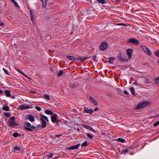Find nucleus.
Returning <instances> with one entry per match:
<instances>
[{
  "instance_id": "f257e3e1",
  "label": "nucleus",
  "mask_w": 159,
  "mask_h": 159,
  "mask_svg": "<svg viewBox=\"0 0 159 159\" xmlns=\"http://www.w3.org/2000/svg\"><path fill=\"white\" fill-rule=\"evenodd\" d=\"M25 125L27 126H25L24 129L28 131H33L36 128V127L34 126H31V124L28 122H26L25 123Z\"/></svg>"
},
{
  "instance_id": "f03ea898",
  "label": "nucleus",
  "mask_w": 159,
  "mask_h": 159,
  "mask_svg": "<svg viewBox=\"0 0 159 159\" xmlns=\"http://www.w3.org/2000/svg\"><path fill=\"white\" fill-rule=\"evenodd\" d=\"M66 58L71 60L72 61H76L78 60H81L82 61H84L85 60H86L87 59H89V57H84L83 58L81 57H79L78 58H77L74 57L70 56H66Z\"/></svg>"
},
{
  "instance_id": "7ed1b4c3",
  "label": "nucleus",
  "mask_w": 159,
  "mask_h": 159,
  "mask_svg": "<svg viewBox=\"0 0 159 159\" xmlns=\"http://www.w3.org/2000/svg\"><path fill=\"white\" fill-rule=\"evenodd\" d=\"M148 104V102L147 101H143L139 103L136 107V109H140L147 106Z\"/></svg>"
},
{
  "instance_id": "20e7f679",
  "label": "nucleus",
  "mask_w": 159,
  "mask_h": 159,
  "mask_svg": "<svg viewBox=\"0 0 159 159\" xmlns=\"http://www.w3.org/2000/svg\"><path fill=\"white\" fill-rule=\"evenodd\" d=\"M141 48L143 50L144 52L146 54L149 56L151 55V52L148 48L144 46H141Z\"/></svg>"
},
{
  "instance_id": "39448f33",
  "label": "nucleus",
  "mask_w": 159,
  "mask_h": 159,
  "mask_svg": "<svg viewBox=\"0 0 159 159\" xmlns=\"http://www.w3.org/2000/svg\"><path fill=\"white\" fill-rule=\"evenodd\" d=\"M129 43H131L135 45H138L139 43V41L134 38H130L127 41Z\"/></svg>"
},
{
  "instance_id": "423d86ee",
  "label": "nucleus",
  "mask_w": 159,
  "mask_h": 159,
  "mask_svg": "<svg viewBox=\"0 0 159 159\" xmlns=\"http://www.w3.org/2000/svg\"><path fill=\"white\" fill-rule=\"evenodd\" d=\"M25 119L29 120L31 122H33L34 121V116L28 114L25 115Z\"/></svg>"
},
{
  "instance_id": "0eeeda50",
  "label": "nucleus",
  "mask_w": 159,
  "mask_h": 159,
  "mask_svg": "<svg viewBox=\"0 0 159 159\" xmlns=\"http://www.w3.org/2000/svg\"><path fill=\"white\" fill-rule=\"evenodd\" d=\"M107 44L106 42H103L100 45V48L102 51L105 50L107 47Z\"/></svg>"
},
{
  "instance_id": "6e6552de",
  "label": "nucleus",
  "mask_w": 159,
  "mask_h": 159,
  "mask_svg": "<svg viewBox=\"0 0 159 159\" xmlns=\"http://www.w3.org/2000/svg\"><path fill=\"white\" fill-rule=\"evenodd\" d=\"M8 123L9 124V126L11 127L16 126L19 125V124L16 122L15 121V120H8Z\"/></svg>"
},
{
  "instance_id": "1a4fd4ad",
  "label": "nucleus",
  "mask_w": 159,
  "mask_h": 159,
  "mask_svg": "<svg viewBox=\"0 0 159 159\" xmlns=\"http://www.w3.org/2000/svg\"><path fill=\"white\" fill-rule=\"evenodd\" d=\"M127 54L129 59H130L132 57V54L133 53V50L131 49H128L126 51Z\"/></svg>"
},
{
  "instance_id": "9d476101",
  "label": "nucleus",
  "mask_w": 159,
  "mask_h": 159,
  "mask_svg": "<svg viewBox=\"0 0 159 159\" xmlns=\"http://www.w3.org/2000/svg\"><path fill=\"white\" fill-rule=\"evenodd\" d=\"M83 126L87 129L90 130L91 131L94 133H96V131L91 126L86 125H84Z\"/></svg>"
},
{
  "instance_id": "9b49d317",
  "label": "nucleus",
  "mask_w": 159,
  "mask_h": 159,
  "mask_svg": "<svg viewBox=\"0 0 159 159\" xmlns=\"http://www.w3.org/2000/svg\"><path fill=\"white\" fill-rule=\"evenodd\" d=\"M80 146V144H77L74 145L69 147L68 149L69 150H73L78 148Z\"/></svg>"
},
{
  "instance_id": "f8f14e48",
  "label": "nucleus",
  "mask_w": 159,
  "mask_h": 159,
  "mask_svg": "<svg viewBox=\"0 0 159 159\" xmlns=\"http://www.w3.org/2000/svg\"><path fill=\"white\" fill-rule=\"evenodd\" d=\"M84 110L86 113H91L93 111L92 108L88 109L87 107H84Z\"/></svg>"
},
{
  "instance_id": "ddd939ff",
  "label": "nucleus",
  "mask_w": 159,
  "mask_h": 159,
  "mask_svg": "<svg viewBox=\"0 0 159 159\" xmlns=\"http://www.w3.org/2000/svg\"><path fill=\"white\" fill-rule=\"evenodd\" d=\"M51 120L52 122H56L57 120V115L56 114H54L51 116Z\"/></svg>"
},
{
  "instance_id": "4468645a",
  "label": "nucleus",
  "mask_w": 159,
  "mask_h": 159,
  "mask_svg": "<svg viewBox=\"0 0 159 159\" xmlns=\"http://www.w3.org/2000/svg\"><path fill=\"white\" fill-rule=\"evenodd\" d=\"M30 108V106H25L24 105H21L19 109L22 110L23 109H25Z\"/></svg>"
},
{
  "instance_id": "2eb2a0df",
  "label": "nucleus",
  "mask_w": 159,
  "mask_h": 159,
  "mask_svg": "<svg viewBox=\"0 0 159 159\" xmlns=\"http://www.w3.org/2000/svg\"><path fill=\"white\" fill-rule=\"evenodd\" d=\"M40 119L42 121V128H44L46 126V123L45 120L42 117H40Z\"/></svg>"
},
{
  "instance_id": "dca6fc26",
  "label": "nucleus",
  "mask_w": 159,
  "mask_h": 159,
  "mask_svg": "<svg viewBox=\"0 0 159 159\" xmlns=\"http://www.w3.org/2000/svg\"><path fill=\"white\" fill-rule=\"evenodd\" d=\"M89 98L91 101L95 105H97V102L91 96L89 97Z\"/></svg>"
},
{
  "instance_id": "f3484780",
  "label": "nucleus",
  "mask_w": 159,
  "mask_h": 159,
  "mask_svg": "<svg viewBox=\"0 0 159 159\" xmlns=\"http://www.w3.org/2000/svg\"><path fill=\"white\" fill-rule=\"evenodd\" d=\"M118 59L120 60L121 62L124 61H126L125 58H124L121 54H120L119 56Z\"/></svg>"
},
{
  "instance_id": "a211bd4d",
  "label": "nucleus",
  "mask_w": 159,
  "mask_h": 159,
  "mask_svg": "<svg viewBox=\"0 0 159 159\" xmlns=\"http://www.w3.org/2000/svg\"><path fill=\"white\" fill-rule=\"evenodd\" d=\"M115 59V58L114 57H110L109 58V60L108 61V62L111 63L113 64V61Z\"/></svg>"
},
{
  "instance_id": "6ab92c4d",
  "label": "nucleus",
  "mask_w": 159,
  "mask_h": 159,
  "mask_svg": "<svg viewBox=\"0 0 159 159\" xmlns=\"http://www.w3.org/2000/svg\"><path fill=\"white\" fill-rule=\"evenodd\" d=\"M42 2L43 6L44 7H46L47 6V1L48 0H41Z\"/></svg>"
},
{
  "instance_id": "aec40b11",
  "label": "nucleus",
  "mask_w": 159,
  "mask_h": 159,
  "mask_svg": "<svg viewBox=\"0 0 159 159\" xmlns=\"http://www.w3.org/2000/svg\"><path fill=\"white\" fill-rule=\"evenodd\" d=\"M30 17L31 20L33 22H34V17L33 15V11L32 10H30Z\"/></svg>"
},
{
  "instance_id": "412c9836",
  "label": "nucleus",
  "mask_w": 159,
  "mask_h": 159,
  "mask_svg": "<svg viewBox=\"0 0 159 159\" xmlns=\"http://www.w3.org/2000/svg\"><path fill=\"white\" fill-rule=\"evenodd\" d=\"M45 112L47 114L49 115H52L53 114L52 111L49 110H46L45 111Z\"/></svg>"
},
{
  "instance_id": "4be33fe9",
  "label": "nucleus",
  "mask_w": 159,
  "mask_h": 159,
  "mask_svg": "<svg viewBox=\"0 0 159 159\" xmlns=\"http://www.w3.org/2000/svg\"><path fill=\"white\" fill-rule=\"evenodd\" d=\"M5 93L7 97H9L10 96L11 93L10 91L8 90H5Z\"/></svg>"
},
{
  "instance_id": "5701e85b",
  "label": "nucleus",
  "mask_w": 159,
  "mask_h": 159,
  "mask_svg": "<svg viewBox=\"0 0 159 159\" xmlns=\"http://www.w3.org/2000/svg\"><path fill=\"white\" fill-rule=\"evenodd\" d=\"M2 109L5 111H9L10 110V108L8 106H4L2 107Z\"/></svg>"
},
{
  "instance_id": "b1692460",
  "label": "nucleus",
  "mask_w": 159,
  "mask_h": 159,
  "mask_svg": "<svg viewBox=\"0 0 159 159\" xmlns=\"http://www.w3.org/2000/svg\"><path fill=\"white\" fill-rule=\"evenodd\" d=\"M97 1L98 2L102 3V4L107 3L106 0H97Z\"/></svg>"
},
{
  "instance_id": "393cba45",
  "label": "nucleus",
  "mask_w": 159,
  "mask_h": 159,
  "mask_svg": "<svg viewBox=\"0 0 159 159\" xmlns=\"http://www.w3.org/2000/svg\"><path fill=\"white\" fill-rule=\"evenodd\" d=\"M130 90L133 95H135V91L133 87H132L130 88Z\"/></svg>"
},
{
  "instance_id": "a878e982",
  "label": "nucleus",
  "mask_w": 159,
  "mask_h": 159,
  "mask_svg": "<svg viewBox=\"0 0 159 159\" xmlns=\"http://www.w3.org/2000/svg\"><path fill=\"white\" fill-rule=\"evenodd\" d=\"M86 135L88 137H89L90 139H93V135L92 134L90 133H87L86 134ZM94 137H95L94 136Z\"/></svg>"
},
{
  "instance_id": "bb28decb",
  "label": "nucleus",
  "mask_w": 159,
  "mask_h": 159,
  "mask_svg": "<svg viewBox=\"0 0 159 159\" xmlns=\"http://www.w3.org/2000/svg\"><path fill=\"white\" fill-rule=\"evenodd\" d=\"M117 140L118 142L122 143H124L125 142V140L124 139L121 138L117 139Z\"/></svg>"
},
{
  "instance_id": "cd10ccee",
  "label": "nucleus",
  "mask_w": 159,
  "mask_h": 159,
  "mask_svg": "<svg viewBox=\"0 0 159 159\" xmlns=\"http://www.w3.org/2000/svg\"><path fill=\"white\" fill-rule=\"evenodd\" d=\"M63 73V71L62 70H61L58 71L57 75L58 76H61Z\"/></svg>"
},
{
  "instance_id": "c85d7f7f",
  "label": "nucleus",
  "mask_w": 159,
  "mask_h": 159,
  "mask_svg": "<svg viewBox=\"0 0 159 159\" xmlns=\"http://www.w3.org/2000/svg\"><path fill=\"white\" fill-rule=\"evenodd\" d=\"M154 82L157 84H159V77L155 79Z\"/></svg>"
},
{
  "instance_id": "c756f323",
  "label": "nucleus",
  "mask_w": 159,
  "mask_h": 159,
  "mask_svg": "<svg viewBox=\"0 0 159 159\" xmlns=\"http://www.w3.org/2000/svg\"><path fill=\"white\" fill-rule=\"evenodd\" d=\"M14 149L16 151H20L21 150L20 148L17 145L15 146Z\"/></svg>"
},
{
  "instance_id": "7c9ffc66",
  "label": "nucleus",
  "mask_w": 159,
  "mask_h": 159,
  "mask_svg": "<svg viewBox=\"0 0 159 159\" xmlns=\"http://www.w3.org/2000/svg\"><path fill=\"white\" fill-rule=\"evenodd\" d=\"M3 114L7 117H8L11 116V113L9 112H4Z\"/></svg>"
},
{
  "instance_id": "2f4dec72",
  "label": "nucleus",
  "mask_w": 159,
  "mask_h": 159,
  "mask_svg": "<svg viewBox=\"0 0 159 159\" xmlns=\"http://www.w3.org/2000/svg\"><path fill=\"white\" fill-rule=\"evenodd\" d=\"M53 155L52 153H50L49 155H46L45 157L47 159H49L51 157H53Z\"/></svg>"
},
{
  "instance_id": "473e14b6",
  "label": "nucleus",
  "mask_w": 159,
  "mask_h": 159,
  "mask_svg": "<svg viewBox=\"0 0 159 159\" xmlns=\"http://www.w3.org/2000/svg\"><path fill=\"white\" fill-rule=\"evenodd\" d=\"M88 144L87 142L86 141L83 142L82 144L81 145V146L82 147H83L84 146H86Z\"/></svg>"
},
{
  "instance_id": "72a5a7b5",
  "label": "nucleus",
  "mask_w": 159,
  "mask_h": 159,
  "mask_svg": "<svg viewBox=\"0 0 159 159\" xmlns=\"http://www.w3.org/2000/svg\"><path fill=\"white\" fill-rule=\"evenodd\" d=\"M41 117H42L43 118H44L47 121H48V117L45 116H43L42 115H41L40 116Z\"/></svg>"
},
{
  "instance_id": "f704fd0d",
  "label": "nucleus",
  "mask_w": 159,
  "mask_h": 159,
  "mask_svg": "<svg viewBox=\"0 0 159 159\" xmlns=\"http://www.w3.org/2000/svg\"><path fill=\"white\" fill-rule=\"evenodd\" d=\"M13 136H14L15 137H17L18 136H20V134H19L17 132H15V133H14L13 134Z\"/></svg>"
},
{
  "instance_id": "c9c22d12",
  "label": "nucleus",
  "mask_w": 159,
  "mask_h": 159,
  "mask_svg": "<svg viewBox=\"0 0 159 159\" xmlns=\"http://www.w3.org/2000/svg\"><path fill=\"white\" fill-rule=\"evenodd\" d=\"M44 97H45V98L46 99H47L48 100H50V98L49 96L48 95H47V94H45Z\"/></svg>"
},
{
  "instance_id": "e433bc0d",
  "label": "nucleus",
  "mask_w": 159,
  "mask_h": 159,
  "mask_svg": "<svg viewBox=\"0 0 159 159\" xmlns=\"http://www.w3.org/2000/svg\"><path fill=\"white\" fill-rule=\"evenodd\" d=\"M3 71H4V72H5V73L6 74H7L8 75H10V74L9 73L8 71L7 70H6L4 68H3Z\"/></svg>"
},
{
  "instance_id": "4c0bfd02",
  "label": "nucleus",
  "mask_w": 159,
  "mask_h": 159,
  "mask_svg": "<svg viewBox=\"0 0 159 159\" xmlns=\"http://www.w3.org/2000/svg\"><path fill=\"white\" fill-rule=\"evenodd\" d=\"M154 54L155 55L159 57V50H158L156 52H155Z\"/></svg>"
},
{
  "instance_id": "58836bf2",
  "label": "nucleus",
  "mask_w": 159,
  "mask_h": 159,
  "mask_svg": "<svg viewBox=\"0 0 159 159\" xmlns=\"http://www.w3.org/2000/svg\"><path fill=\"white\" fill-rule=\"evenodd\" d=\"M158 125H159V120L155 123L153 124V126H156Z\"/></svg>"
},
{
  "instance_id": "ea45409f",
  "label": "nucleus",
  "mask_w": 159,
  "mask_h": 159,
  "mask_svg": "<svg viewBox=\"0 0 159 159\" xmlns=\"http://www.w3.org/2000/svg\"><path fill=\"white\" fill-rule=\"evenodd\" d=\"M35 108L38 111H40L41 110V108L40 107L38 106H36Z\"/></svg>"
},
{
  "instance_id": "a19ab883",
  "label": "nucleus",
  "mask_w": 159,
  "mask_h": 159,
  "mask_svg": "<svg viewBox=\"0 0 159 159\" xmlns=\"http://www.w3.org/2000/svg\"><path fill=\"white\" fill-rule=\"evenodd\" d=\"M16 70L17 72H19L20 74H22L23 73V72L22 71L20 70L18 68H16Z\"/></svg>"
},
{
  "instance_id": "79ce46f5",
  "label": "nucleus",
  "mask_w": 159,
  "mask_h": 159,
  "mask_svg": "<svg viewBox=\"0 0 159 159\" xmlns=\"http://www.w3.org/2000/svg\"><path fill=\"white\" fill-rule=\"evenodd\" d=\"M129 151V150L127 149H125L123 151H122V153H125Z\"/></svg>"
},
{
  "instance_id": "37998d69",
  "label": "nucleus",
  "mask_w": 159,
  "mask_h": 159,
  "mask_svg": "<svg viewBox=\"0 0 159 159\" xmlns=\"http://www.w3.org/2000/svg\"><path fill=\"white\" fill-rule=\"evenodd\" d=\"M10 120H13V121H15V117L13 116H11L10 118Z\"/></svg>"
},
{
  "instance_id": "c03bdc74",
  "label": "nucleus",
  "mask_w": 159,
  "mask_h": 159,
  "mask_svg": "<svg viewBox=\"0 0 159 159\" xmlns=\"http://www.w3.org/2000/svg\"><path fill=\"white\" fill-rule=\"evenodd\" d=\"M96 57H97L96 55H95L93 57V61H97V60L96 59Z\"/></svg>"
},
{
  "instance_id": "a18cd8bd",
  "label": "nucleus",
  "mask_w": 159,
  "mask_h": 159,
  "mask_svg": "<svg viewBox=\"0 0 159 159\" xmlns=\"http://www.w3.org/2000/svg\"><path fill=\"white\" fill-rule=\"evenodd\" d=\"M123 93L126 95L128 94L129 93L126 90H124L123 92Z\"/></svg>"
},
{
  "instance_id": "49530a36",
  "label": "nucleus",
  "mask_w": 159,
  "mask_h": 159,
  "mask_svg": "<svg viewBox=\"0 0 159 159\" xmlns=\"http://www.w3.org/2000/svg\"><path fill=\"white\" fill-rule=\"evenodd\" d=\"M62 135V134H56L55 135V137H60Z\"/></svg>"
},
{
  "instance_id": "de8ad7c7",
  "label": "nucleus",
  "mask_w": 159,
  "mask_h": 159,
  "mask_svg": "<svg viewBox=\"0 0 159 159\" xmlns=\"http://www.w3.org/2000/svg\"><path fill=\"white\" fill-rule=\"evenodd\" d=\"M145 81L146 82H147V83L148 82L149 80H148V78H145Z\"/></svg>"
},
{
  "instance_id": "09e8293b",
  "label": "nucleus",
  "mask_w": 159,
  "mask_h": 159,
  "mask_svg": "<svg viewBox=\"0 0 159 159\" xmlns=\"http://www.w3.org/2000/svg\"><path fill=\"white\" fill-rule=\"evenodd\" d=\"M14 5L16 7H20L18 5V3L17 2Z\"/></svg>"
},
{
  "instance_id": "8fccbe9b",
  "label": "nucleus",
  "mask_w": 159,
  "mask_h": 159,
  "mask_svg": "<svg viewBox=\"0 0 159 159\" xmlns=\"http://www.w3.org/2000/svg\"><path fill=\"white\" fill-rule=\"evenodd\" d=\"M22 74L24 75L25 77L28 78L29 79H30V78H29L27 75L25 74L24 72H23V73Z\"/></svg>"
},
{
  "instance_id": "3c124183",
  "label": "nucleus",
  "mask_w": 159,
  "mask_h": 159,
  "mask_svg": "<svg viewBox=\"0 0 159 159\" xmlns=\"http://www.w3.org/2000/svg\"><path fill=\"white\" fill-rule=\"evenodd\" d=\"M98 109V107H96L94 109V111H97Z\"/></svg>"
},
{
  "instance_id": "603ef678",
  "label": "nucleus",
  "mask_w": 159,
  "mask_h": 159,
  "mask_svg": "<svg viewBox=\"0 0 159 159\" xmlns=\"http://www.w3.org/2000/svg\"><path fill=\"white\" fill-rule=\"evenodd\" d=\"M9 97H10L11 98H12V99H14L15 98V96L14 95H11V96L10 95V96Z\"/></svg>"
},
{
  "instance_id": "864d4df0",
  "label": "nucleus",
  "mask_w": 159,
  "mask_h": 159,
  "mask_svg": "<svg viewBox=\"0 0 159 159\" xmlns=\"http://www.w3.org/2000/svg\"><path fill=\"white\" fill-rule=\"evenodd\" d=\"M3 93H4L3 91L2 90L0 89V95Z\"/></svg>"
},
{
  "instance_id": "5fc2aeb1",
  "label": "nucleus",
  "mask_w": 159,
  "mask_h": 159,
  "mask_svg": "<svg viewBox=\"0 0 159 159\" xmlns=\"http://www.w3.org/2000/svg\"><path fill=\"white\" fill-rule=\"evenodd\" d=\"M30 93H33V94H34V93H36V92L34 91H30Z\"/></svg>"
},
{
  "instance_id": "6e6d98bb",
  "label": "nucleus",
  "mask_w": 159,
  "mask_h": 159,
  "mask_svg": "<svg viewBox=\"0 0 159 159\" xmlns=\"http://www.w3.org/2000/svg\"><path fill=\"white\" fill-rule=\"evenodd\" d=\"M119 24V25H123L124 26H126V24H123V23H120V24Z\"/></svg>"
},
{
  "instance_id": "4d7b16f0",
  "label": "nucleus",
  "mask_w": 159,
  "mask_h": 159,
  "mask_svg": "<svg viewBox=\"0 0 159 159\" xmlns=\"http://www.w3.org/2000/svg\"><path fill=\"white\" fill-rule=\"evenodd\" d=\"M134 84H135L136 86H138V84L137 82H135L134 83Z\"/></svg>"
},
{
  "instance_id": "13d9d810",
  "label": "nucleus",
  "mask_w": 159,
  "mask_h": 159,
  "mask_svg": "<svg viewBox=\"0 0 159 159\" xmlns=\"http://www.w3.org/2000/svg\"><path fill=\"white\" fill-rule=\"evenodd\" d=\"M4 24V23H2V22H0V25H3Z\"/></svg>"
},
{
  "instance_id": "bf43d9fd",
  "label": "nucleus",
  "mask_w": 159,
  "mask_h": 159,
  "mask_svg": "<svg viewBox=\"0 0 159 159\" xmlns=\"http://www.w3.org/2000/svg\"><path fill=\"white\" fill-rule=\"evenodd\" d=\"M13 3L15 1V0H10Z\"/></svg>"
},
{
  "instance_id": "052dcab7",
  "label": "nucleus",
  "mask_w": 159,
  "mask_h": 159,
  "mask_svg": "<svg viewBox=\"0 0 159 159\" xmlns=\"http://www.w3.org/2000/svg\"><path fill=\"white\" fill-rule=\"evenodd\" d=\"M57 122H59V121L61 122V120H57Z\"/></svg>"
},
{
  "instance_id": "680f3d73",
  "label": "nucleus",
  "mask_w": 159,
  "mask_h": 159,
  "mask_svg": "<svg viewBox=\"0 0 159 159\" xmlns=\"http://www.w3.org/2000/svg\"><path fill=\"white\" fill-rule=\"evenodd\" d=\"M40 126V124H39V125H37V127H39Z\"/></svg>"
},
{
  "instance_id": "e2e57ef3",
  "label": "nucleus",
  "mask_w": 159,
  "mask_h": 159,
  "mask_svg": "<svg viewBox=\"0 0 159 159\" xmlns=\"http://www.w3.org/2000/svg\"><path fill=\"white\" fill-rule=\"evenodd\" d=\"M157 62H158V63H159V60H157Z\"/></svg>"
},
{
  "instance_id": "0e129e2a",
  "label": "nucleus",
  "mask_w": 159,
  "mask_h": 159,
  "mask_svg": "<svg viewBox=\"0 0 159 159\" xmlns=\"http://www.w3.org/2000/svg\"><path fill=\"white\" fill-rule=\"evenodd\" d=\"M16 2L15 1L14 2V3H14V4H15L16 3Z\"/></svg>"
},
{
  "instance_id": "69168bd1",
  "label": "nucleus",
  "mask_w": 159,
  "mask_h": 159,
  "mask_svg": "<svg viewBox=\"0 0 159 159\" xmlns=\"http://www.w3.org/2000/svg\"><path fill=\"white\" fill-rule=\"evenodd\" d=\"M57 159V158H53L52 159Z\"/></svg>"
},
{
  "instance_id": "338daca9",
  "label": "nucleus",
  "mask_w": 159,
  "mask_h": 159,
  "mask_svg": "<svg viewBox=\"0 0 159 159\" xmlns=\"http://www.w3.org/2000/svg\"><path fill=\"white\" fill-rule=\"evenodd\" d=\"M158 116H159V114H158Z\"/></svg>"
}]
</instances>
